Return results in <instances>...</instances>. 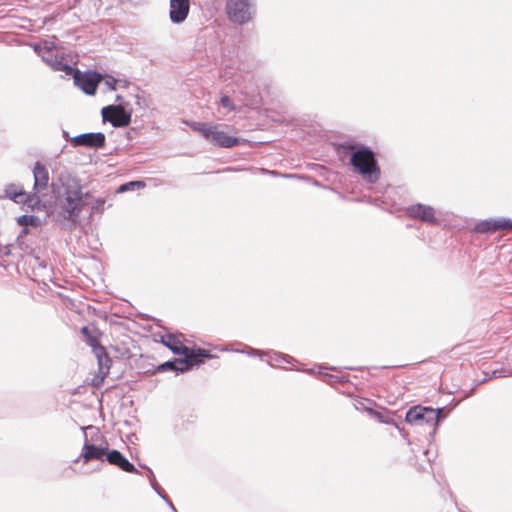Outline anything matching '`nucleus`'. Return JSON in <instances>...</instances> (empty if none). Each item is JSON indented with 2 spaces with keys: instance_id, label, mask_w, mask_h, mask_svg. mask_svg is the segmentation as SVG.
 Wrapping results in <instances>:
<instances>
[{
  "instance_id": "nucleus-1",
  "label": "nucleus",
  "mask_w": 512,
  "mask_h": 512,
  "mask_svg": "<svg viewBox=\"0 0 512 512\" xmlns=\"http://www.w3.org/2000/svg\"><path fill=\"white\" fill-rule=\"evenodd\" d=\"M58 182L63 188V193L57 197L58 217L69 222L73 226L79 224L80 214L86 206L83 199V187L76 177H72L68 171L58 175Z\"/></svg>"
},
{
  "instance_id": "nucleus-2",
  "label": "nucleus",
  "mask_w": 512,
  "mask_h": 512,
  "mask_svg": "<svg viewBox=\"0 0 512 512\" xmlns=\"http://www.w3.org/2000/svg\"><path fill=\"white\" fill-rule=\"evenodd\" d=\"M350 161L366 182L373 184L379 180L380 168L377 165L374 153L369 148L362 147L355 151Z\"/></svg>"
},
{
  "instance_id": "nucleus-3",
  "label": "nucleus",
  "mask_w": 512,
  "mask_h": 512,
  "mask_svg": "<svg viewBox=\"0 0 512 512\" xmlns=\"http://www.w3.org/2000/svg\"><path fill=\"white\" fill-rule=\"evenodd\" d=\"M132 112L129 102L110 104L101 109L102 121L110 123L114 128H124L131 123Z\"/></svg>"
},
{
  "instance_id": "nucleus-4",
  "label": "nucleus",
  "mask_w": 512,
  "mask_h": 512,
  "mask_svg": "<svg viewBox=\"0 0 512 512\" xmlns=\"http://www.w3.org/2000/svg\"><path fill=\"white\" fill-rule=\"evenodd\" d=\"M442 411L443 408L433 409L420 405L413 406L407 411L405 420L407 423L415 426L428 425L435 432Z\"/></svg>"
},
{
  "instance_id": "nucleus-5",
  "label": "nucleus",
  "mask_w": 512,
  "mask_h": 512,
  "mask_svg": "<svg viewBox=\"0 0 512 512\" xmlns=\"http://www.w3.org/2000/svg\"><path fill=\"white\" fill-rule=\"evenodd\" d=\"M74 85L86 95L93 96L97 92L98 85L102 82L103 74L96 70L80 71L75 67L71 73Z\"/></svg>"
},
{
  "instance_id": "nucleus-6",
  "label": "nucleus",
  "mask_w": 512,
  "mask_h": 512,
  "mask_svg": "<svg viewBox=\"0 0 512 512\" xmlns=\"http://www.w3.org/2000/svg\"><path fill=\"white\" fill-rule=\"evenodd\" d=\"M108 444H94L88 441L87 434L84 432V444L80 455L73 460V463H77L80 459L86 464L90 461H104L108 453Z\"/></svg>"
},
{
  "instance_id": "nucleus-7",
  "label": "nucleus",
  "mask_w": 512,
  "mask_h": 512,
  "mask_svg": "<svg viewBox=\"0 0 512 512\" xmlns=\"http://www.w3.org/2000/svg\"><path fill=\"white\" fill-rule=\"evenodd\" d=\"M226 12L229 19L237 24H244L250 18L248 0H227Z\"/></svg>"
},
{
  "instance_id": "nucleus-8",
  "label": "nucleus",
  "mask_w": 512,
  "mask_h": 512,
  "mask_svg": "<svg viewBox=\"0 0 512 512\" xmlns=\"http://www.w3.org/2000/svg\"><path fill=\"white\" fill-rule=\"evenodd\" d=\"M406 215L411 219L421 220L428 225H437L435 210L429 205L421 203L412 204L405 208Z\"/></svg>"
},
{
  "instance_id": "nucleus-9",
  "label": "nucleus",
  "mask_w": 512,
  "mask_h": 512,
  "mask_svg": "<svg viewBox=\"0 0 512 512\" xmlns=\"http://www.w3.org/2000/svg\"><path fill=\"white\" fill-rule=\"evenodd\" d=\"M71 145L73 147H87L100 149L106 145V136L103 132H87L74 136L71 138Z\"/></svg>"
},
{
  "instance_id": "nucleus-10",
  "label": "nucleus",
  "mask_w": 512,
  "mask_h": 512,
  "mask_svg": "<svg viewBox=\"0 0 512 512\" xmlns=\"http://www.w3.org/2000/svg\"><path fill=\"white\" fill-rule=\"evenodd\" d=\"M89 345L92 347V350L97 358L99 372L102 374V381L103 378L109 373L110 367L112 365V360L106 348L100 344L98 338L90 337Z\"/></svg>"
},
{
  "instance_id": "nucleus-11",
  "label": "nucleus",
  "mask_w": 512,
  "mask_h": 512,
  "mask_svg": "<svg viewBox=\"0 0 512 512\" xmlns=\"http://www.w3.org/2000/svg\"><path fill=\"white\" fill-rule=\"evenodd\" d=\"M42 60L54 71L64 72L68 76L75 71L74 66L65 61L62 56H59L54 52L53 46L44 50Z\"/></svg>"
},
{
  "instance_id": "nucleus-12",
  "label": "nucleus",
  "mask_w": 512,
  "mask_h": 512,
  "mask_svg": "<svg viewBox=\"0 0 512 512\" xmlns=\"http://www.w3.org/2000/svg\"><path fill=\"white\" fill-rule=\"evenodd\" d=\"M210 141L214 146L221 148H231L240 143V139L235 136H230L224 131L218 129V125H211L208 136L205 138Z\"/></svg>"
},
{
  "instance_id": "nucleus-13",
  "label": "nucleus",
  "mask_w": 512,
  "mask_h": 512,
  "mask_svg": "<svg viewBox=\"0 0 512 512\" xmlns=\"http://www.w3.org/2000/svg\"><path fill=\"white\" fill-rule=\"evenodd\" d=\"M168 371L174 372L175 375H180L190 372L191 367H189L187 358L185 357L172 358L155 366L151 373H164Z\"/></svg>"
},
{
  "instance_id": "nucleus-14",
  "label": "nucleus",
  "mask_w": 512,
  "mask_h": 512,
  "mask_svg": "<svg viewBox=\"0 0 512 512\" xmlns=\"http://www.w3.org/2000/svg\"><path fill=\"white\" fill-rule=\"evenodd\" d=\"M190 12V0H169V20L173 24H182Z\"/></svg>"
},
{
  "instance_id": "nucleus-15",
  "label": "nucleus",
  "mask_w": 512,
  "mask_h": 512,
  "mask_svg": "<svg viewBox=\"0 0 512 512\" xmlns=\"http://www.w3.org/2000/svg\"><path fill=\"white\" fill-rule=\"evenodd\" d=\"M106 461L118 469L133 474H140L139 470L130 462L127 457L117 449H109L106 455Z\"/></svg>"
},
{
  "instance_id": "nucleus-16",
  "label": "nucleus",
  "mask_w": 512,
  "mask_h": 512,
  "mask_svg": "<svg viewBox=\"0 0 512 512\" xmlns=\"http://www.w3.org/2000/svg\"><path fill=\"white\" fill-rule=\"evenodd\" d=\"M474 230L478 233L512 230V220L506 218L486 219L477 223Z\"/></svg>"
},
{
  "instance_id": "nucleus-17",
  "label": "nucleus",
  "mask_w": 512,
  "mask_h": 512,
  "mask_svg": "<svg viewBox=\"0 0 512 512\" xmlns=\"http://www.w3.org/2000/svg\"><path fill=\"white\" fill-rule=\"evenodd\" d=\"M32 174L34 179L33 190L35 192H41L49 186V171L43 163L36 161Z\"/></svg>"
},
{
  "instance_id": "nucleus-18",
  "label": "nucleus",
  "mask_w": 512,
  "mask_h": 512,
  "mask_svg": "<svg viewBox=\"0 0 512 512\" xmlns=\"http://www.w3.org/2000/svg\"><path fill=\"white\" fill-rule=\"evenodd\" d=\"M160 342L177 356L186 358L187 353L190 352V347L184 345L176 336L170 333L162 335Z\"/></svg>"
},
{
  "instance_id": "nucleus-19",
  "label": "nucleus",
  "mask_w": 512,
  "mask_h": 512,
  "mask_svg": "<svg viewBox=\"0 0 512 512\" xmlns=\"http://www.w3.org/2000/svg\"><path fill=\"white\" fill-rule=\"evenodd\" d=\"M212 353L204 348L200 347H190V352L187 353L186 358L188 361L189 367H191V371L200 367L203 361L200 358H212Z\"/></svg>"
},
{
  "instance_id": "nucleus-20",
  "label": "nucleus",
  "mask_w": 512,
  "mask_h": 512,
  "mask_svg": "<svg viewBox=\"0 0 512 512\" xmlns=\"http://www.w3.org/2000/svg\"><path fill=\"white\" fill-rule=\"evenodd\" d=\"M25 196V190L21 185L9 183L5 186L4 197L10 199L14 203L20 204Z\"/></svg>"
},
{
  "instance_id": "nucleus-21",
  "label": "nucleus",
  "mask_w": 512,
  "mask_h": 512,
  "mask_svg": "<svg viewBox=\"0 0 512 512\" xmlns=\"http://www.w3.org/2000/svg\"><path fill=\"white\" fill-rule=\"evenodd\" d=\"M257 357L261 361L264 360V357H267V359H265V360L271 366L280 365L281 363H291L292 361H295L291 357H286V356L280 355V354H278L276 352H273V353H263L260 350H258Z\"/></svg>"
},
{
  "instance_id": "nucleus-22",
  "label": "nucleus",
  "mask_w": 512,
  "mask_h": 512,
  "mask_svg": "<svg viewBox=\"0 0 512 512\" xmlns=\"http://www.w3.org/2000/svg\"><path fill=\"white\" fill-rule=\"evenodd\" d=\"M146 187V183L143 180H133L122 183L116 190L117 193H125L129 191L139 190Z\"/></svg>"
},
{
  "instance_id": "nucleus-23",
  "label": "nucleus",
  "mask_w": 512,
  "mask_h": 512,
  "mask_svg": "<svg viewBox=\"0 0 512 512\" xmlns=\"http://www.w3.org/2000/svg\"><path fill=\"white\" fill-rule=\"evenodd\" d=\"M17 224L20 225V226H33V227H38L41 225V220L38 216L36 215H28V214H23V215H20L17 219Z\"/></svg>"
},
{
  "instance_id": "nucleus-24",
  "label": "nucleus",
  "mask_w": 512,
  "mask_h": 512,
  "mask_svg": "<svg viewBox=\"0 0 512 512\" xmlns=\"http://www.w3.org/2000/svg\"><path fill=\"white\" fill-rule=\"evenodd\" d=\"M38 192L28 194L25 192V196H23V201H21L22 204L26 205L27 207L31 209H38L41 206V199L37 195Z\"/></svg>"
},
{
  "instance_id": "nucleus-25",
  "label": "nucleus",
  "mask_w": 512,
  "mask_h": 512,
  "mask_svg": "<svg viewBox=\"0 0 512 512\" xmlns=\"http://www.w3.org/2000/svg\"><path fill=\"white\" fill-rule=\"evenodd\" d=\"M105 203V198H96L90 207V215L102 214L105 210Z\"/></svg>"
},
{
  "instance_id": "nucleus-26",
  "label": "nucleus",
  "mask_w": 512,
  "mask_h": 512,
  "mask_svg": "<svg viewBox=\"0 0 512 512\" xmlns=\"http://www.w3.org/2000/svg\"><path fill=\"white\" fill-rule=\"evenodd\" d=\"M188 125L192 130L199 132L204 139L208 136V132L211 127L210 124L201 122H191Z\"/></svg>"
},
{
  "instance_id": "nucleus-27",
  "label": "nucleus",
  "mask_w": 512,
  "mask_h": 512,
  "mask_svg": "<svg viewBox=\"0 0 512 512\" xmlns=\"http://www.w3.org/2000/svg\"><path fill=\"white\" fill-rule=\"evenodd\" d=\"M102 81L104 82V84L106 85V87L109 90H111V91L117 90V84H118L119 80L116 79L115 77L105 74V75H103Z\"/></svg>"
},
{
  "instance_id": "nucleus-28",
  "label": "nucleus",
  "mask_w": 512,
  "mask_h": 512,
  "mask_svg": "<svg viewBox=\"0 0 512 512\" xmlns=\"http://www.w3.org/2000/svg\"><path fill=\"white\" fill-rule=\"evenodd\" d=\"M220 104L222 105V107L232 111L235 109V106L232 102V100L230 99V97L226 94H222L221 97H220Z\"/></svg>"
},
{
  "instance_id": "nucleus-29",
  "label": "nucleus",
  "mask_w": 512,
  "mask_h": 512,
  "mask_svg": "<svg viewBox=\"0 0 512 512\" xmlns=\"http://www.w3.org/2000/svg\"><path fill=\"white\" fill-rule=\"evenodd\" d=\"M139 466L142 467V468H145L147 470L146 477L149 480L150 485L157 482L156 478H155V475H154V472H153V470L150 467H148L145 464H141V463L139 464Z\"/></svg>"
},
{
  "instance_id": "nucleus-30",
  "label": "nucleus",
  "mask_w": 512,
  "mask_h": 512,
  "mask_svg": "<svg viewBox=\"0 0 512 512\" xmlns=\"http://www.w3.org/2000/svg\"><path fill=\"white\" fill-rule=\"evenodd\" d=\"M53 44H49L48 41L45 42V45L42 47L40 44H35L33 46L34 51L37 53L38 56L42 58L43 52L46 48H51Z\"/></svg>"
},
{
  "instance_id": "nucleus-31",
  "label": "nucleus",
  "mask_w": 512,
  "mask_h": 512,
  "mask_svg": "<svg viewBox=\"0 0 512 512\" xmlns=\"http://www.w3.org/2000/svg\"><path fill=\"white\" fill-rule=\"evenodd\" d=\"M221 351H231L235 353H247L249 356H256V352L249 348V351H246L245 349H228V348H221Z\"/></svg>"
},
{
  "instance_id": "nucleus-32",
  "label": "nucleus",
  "mask_w": 512,
  "mask_h": 512,
  "mask_svg": "<svg viewBox=\"0 0 512 512\" xmlns=\"http://www.w3.org/2000/svg\"><path fill=\"white\" fill-rule=\"evenodd\" d=\"M11 255V245H0V257H8Z\"/></svg>"
},
{
  "instance_id": "nucleus-33",
  "label": "nucleus",
  "mask_w": 512,
  "mask_h": 512,
  "mask_svg": "<svg viewBox=\"0 0 512 512\" xmlns=\"http://www.w3.org/2000/svg\"><path fill=\"white\" fill-rule=\"evenodd\" d=\"M151 488L157 493L162 499H164L167 495L164 493L160 485L156 482L151 484Z\"/></svg>"
},
{
  "instance_id": "nucleus-34",
  "label": "nucleus",
  "mask_w": 512,
  "mask_h": 512,
  "mask_svg": "<svg viewBox=\"0 0 512 512\" xmlns=\"http://www.w3.org/2000/svg\"><path fill=\"white\" fill-rule=\"evenodd\" d=\"M163 500L173 512H178L172 501L168 498V496H166Z\"/></svg>"
},
{
  "instance_id": "nucleus-35",
  "label": "nucleus",
  "mask_w": 512,
  "mask_h": 512,
  "mask_svg": "<svg viewBox=\"0 0 512 512\" xmlns=\"http://www.w3.org/2000/svg\"><path fill=\"white\" fill-rule=\"evenodd\" d=\"M62 136L64 137L65 140L67 141H70L71 142V136L69 135V132H67L66 130H63L62 131Z\"/></svg>"
},
{
  "instance_id": "nucleus-36",
  "label": "nucleus",
  "mask_w": 512,
  "mask_h": 512,
  "mask_svg": "<svg viewBox=\"0 0 512 512\" xmlns=\"http://www.w3.org/2000/svg\"><path fill=\"white\" fill-rule=\"evenodd\" d=\"M22 227H23V228H22V230H21V232H20L19 237H21V236L26 235V234H28V233H29V228H28V226H22Z\"/></svg>"
},
{
  "instance_id": "nucleus-37",
  "label": "nucleus",
  "mask_w": 512,
  "mask_h": 512,
  "mask_svg": "<svg viewBox=\"0 0 512 512\" xmlns=\"http://www.w3.org/2000/svg\"><path fill=\"white\" fill-rule=\"evenodd\" d=\"M81 332L83 335L85 336H89L90 337V331H89V328L87 326H84L82 329H81Z\"/></svg>"
},
{
  "instance_id": "nucleus-38",
  "label": "nucleus",
  "mask_w": 512,
  "mask_h": 512,
  "mask_svg": "<svg viewBox=\"0 0 512 512\" xmlns=\"http://www.w3.org/2000/svg\"><path fill=\"white\" fill-rule=\"evenodd\" d=\"M115 100H116V102H118V103H120V102H125V101L123 100V97H122L121 95H117Z\"/></svg>"
},
{
  "instance_id": "nucleus-39",
  "label": "nucleus",
  "mask_w": 512,
  "mask_h": 512,
  "mask_svg": "<svg viewBox=\"0 0 512 512\" xmlns=\"http://www.w3.org/2000/svg\"><path fill=\"white\" fill-rule=\"evenodd\" d=\"M90 197V192H83V199H87Z\"/></svg>"
},
{
  "instance_id": "nucleus-40",
  "label": "nucleus",
  "mask_w": 512,
  "mask_h": 512,
  "mask_svg": "<svg viewBox=\"0 0 512 512\" xmlns=\"http://www.w3.org/2000/svg\"><path fill=\"white\" fill-rule=\"evenodd\" d=\"M325 377L328 378V382L331 383L332 379H334L335 377L333 375H328L326 374Z\"/></svg>"
}]
</instances>
